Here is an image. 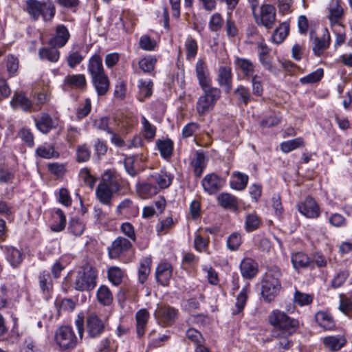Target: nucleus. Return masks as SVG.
Masks as SVG:
<instances>
[{"instance_id":"nucleus-9","label":"nucleus","mask_w":352,"mask_h":352,"mask_svg":"<svg viewBox=\"0 0 352 352\" xmlns=\"http://www.w3.org/2000/svg\"><path fill=\"white\" fill-rule=\"evenodd\" d=\"M254 17L258 25H262L266 29L270 30L274 27L276 21L275 7L270 4H263L261 7L259 18L256 14Z\"/></svg>"},{"instance_id":"nucleus-2","label":"nucleus","mask_w":352,"mask_h":352,"mask_svg":"<svg viewBox=\"0 0 352 352\" xmlns=\"http://www.w3.org/2000/svg\"><path fill=\"white\" fill-rule=\"evenodd\" d=\"M85 319L86 331L91 338L100 337L105 329L104 322L96 313H88L85 317L82 312L79 313L75 320L80 339L84 334V324Z\"/></svg>"},{"instance_id":"nucleus-57","label":"nucleus","mask_w":352,"mask_h":352,"mask_svg":"<svg viewBox=\"0 0 352 352\" xmlns=\"http://www.w3.org/2000/svg\"><path fill=\"white\" fill-rule=\"evenodd\" d=\"M251 82L252 94L257 97L261 96L263 93L261 77L258 75L252 76Z\"/></svg>"},{"instance_id":"nucleus-46","label":"nucleus","mask_w":352,"mask_h":352,"mask_svg":"<svg viewBox=\"0 0 352 352\" xmlns=\"http://www.w3.org/2000/svg\"><path fill=\"white\" fill-rule=\"evenodd\" d=\"M261 224V219L256 212L246 214L245 219V229L248 232H251L258 229Z\"/></svg>"},{"instance_id":"nucleus-29","label":"nucleus","mask_w":352,"mask_h":352,"mask_svg":"<svg viewBox=\"0 0 352 352\" xmlns=\"http://www.w3.org/2000/svg\"><path fill=\"white\" fill-rule=\"evenodd\" d=\"M250 292L248 287H244L237 295L234 307L232 310V314L235 316L243 312L248 298Z\"/></svg>"},{"instance_id":"nucleus-31","label":"nucleus","mask_w":352,"mask_h":352,"mask_svg":"<svg viewBox=\"0 0 352 352\" xmlns=\"http://www.w3.org/2000/svg\"><path fill=\"white\" fill-rule=\"evenodd\" d=\"M149 318V313L146 309H142L137 311L135 314L136 319V331L139 337L144 334L145 327Z\"/></svg>"},{"instance_id":"nucleus-64","label":"nucleus","mask_w":352,"mask_h":352,"mask_svg":"<svg viewBox=\"0 0 352 352\" xmlns=\"http://www.w3.org/2000/svg\"><path fill=\"white\" fill-rule=\"evenodd\" d=\"M241 243V237L238 233H233L228 237L227 247L231 251L236 250Z\"/></svg>"},{"instance_id":"nucleus-1","label":"nucleus","mask_w":352,"mask_h":352,"mask_svg":"<svg viewBox=\"0 0 352 352\" xmlns=\"http://www.w3.org/2000/svg\"><path fill=\"white\" fill-rule=\"evenodd\" d=\"M268 320L274 327V336H290L299 327L298 320L291 318L278 309H274L269 314Z\"/></svg>"},{"instance_id":"nucleus-25","label":"nucleus","mask_w":352,"mask_h":352,"mask_svg":"<svg viewBox=\"0 0 352 352\" xmlns=\"http://www.w3.org/2000/svg\"><path fill=\"white\" fill-rule=\"evenodd\" d=\"M10 104L12 107H20L24 111H31L33 107L32 101L22 93L14 94Z\"/></svg>"},{"instance_id":"nucleus-55","label":"nucleus","mask_w":352,"mask_h":352,"mask_svg":"<svg viewBox=\"0 0 352 352\" xmlns=\"http://www.w3.org/2000/svg\"><path fill=\"white\" fill-rule=\"evenodd\" d=\"M350 272L348 270L338 272L331 280V286L333 288L340 287L348 278Z\"/></svg>"},{"instance_id":"nucleus-36","label":"nucleus","mask_w":352,"mask_h":352,"mask_svg":"<svg viewBox=\"0 0 352 352\" xmlns=\"http://www.w3.org/2000/svg\"><path fill=\"white\" fill-rule=\"evenodd\" d=\"M248 182V176L240 172L234 173L230 180V187L237 190L245 188Z\"/></svg>"},{"instance_id":"nucleus-52","label":"nucleus","mask_w":352,"mask_h":352,"mask_svg":"<svg viewBox=\"0 0 352 352\" xmlns=\"http://www.w3.org/2000/svg\"><path fill=\"white\" fill-rule=\"evenodd\" d=\"M302 140L298 138L282 142L280 144V149L284 153H289L297 148H299L302 146Z\"/></svg>"},{"instance_id":"nucleus-48","label":"nucleus","mask_w":352,"mask_h":352,"mask_svg":"<svg viewBox=\"0 0 352 352\" xmlns=\"http://www.w3.org/2000/svg\"><path fill=\"white\" fill-rule=\"evenodd\" d=\"M156 144L161 155L164 158H168L171 156L173 144L170 140H158Z\"/></svg>"},{"instance_id":"nucleus-21","label":"nucleus","mask_w":352,"mask_h":352,"mask_svg":"<svg viewBox=\"0 0 352 352\" xmlns=\"http://www.w3.org/2000/svg\"><path fill=\"white\" fill-rule=\"evenodd\" d=\"M91 82L99 96L105 95L109 89L110 82L106 74L92 77Z\"/></svg>"},{"instance_id":"nucleus-63","label":"nucleus","mask_w":352,"mask_h":352,"mask_svg":"<svg viewBox=\"0 0 352 352\" xmlns=\"http://www.w3.org/2000/svg\"><path fill=\"white\" fill-rule=\"evenodd\" d=\"M139 45L140 48L144 50L153 51L156 46V42L151 39L150 36L143 35L140 38Z\"/></svg>"},{"instance_id":"nucleus-39","label":"nucleus","mask_w":352,"mask_h":352,"mask_svg":"<svg viewBox=\"0 0 352 352\" xmlns=\"http://www.w3.org/2000/svg\"><path fill=\"white\" fill-rule=\"evenodd\" d=\"M85 229L83 221L78 217H73L69 222L68 230L74 236H80Z\"/></svg>"},{"instance_id":"nucleus-15","label":"nucleus","mask_w":352,"mask_h":352,"mask_svg":"<svg viewBox=\"0 0 352 352\" xmlns=\"http://www.w3.org/2000/svg\"><path fill=\"white\" fill-rule=\"evenodd\" d=\"M70 34L67 27L63 24L56 28V34L52 37L48 43L50 46L63 47L69 39Z\"/></svg>"},{"instance_id":"nucleus-24","label":"nucleus","mask_w":352,"mask_h":352,"mask_svg":"<svg viewBox=\"0 0 352 352\" xmlns=\"http://www.w3.org/2000/svg\"><path fill=\"white\" fill-rule=\"evenodd\" d=\"M217 81L220 86L224 87L225 92L229 93L232 89L231 69L226 67H221L219 69Z\"/></svg>"},{"instance_id":"nucleus-19","label":"nucleus","mask_w":352,"mask_h":352,"mask_svg":"<svg viewBox=\"0 0 352 352\" xmlns=\"http://www.w3.org/2000/svg\"><path fill=\"white\" fill-rule=\"evenodd\" d=\"M63 82L65 85L81 91L87 88V80L84 74H69L65 77Z\"/></svg>"},{"instance_id":"nucleus-5","label":"nucleus","mask_w":352,"mask_h":352,"mask_svg":"<svg viewBox=\"0 0 352 352\" xmlns=\"http://www.w3.org/2000/svg\"><path fill=\"white\" fill-rule=\"evenodd\" d=\"M204 94L201 96L196 104V110L199 116H204L211 111L221 97V91L212 86L202 89Z\"/></svg>"},{"instance_id":"nucleus-7","label":"nucleus","mask_w":352,"mask_h":352,"mask_svg":"<svg viewBox=\"0 0 352 352\" xmlns=\"http://www.w3.org/2000/svg\"><path fill=\"white\" fill-rule=\"evenodd\" d=\"M56 344L63 349H74L78 343V338L70 326H62L55 333Z\"/></svg>"},{"instance_id":"nucleus-59","label":"nucleus","mask_w":352,"mask_h":352,"mask_svg":"<svg viewBox=\"0 0 352 352\" xmlns=\"http://www.w3.org/2000/svg\"><path fill=\"white\" fill-rule=\"evenodd\" d=\"M223 23L224 21L221 14L214 13L210 16L208 26L212 32H217L222 28Z\"/></svg>"},{"instance_id":"nucleus-22","label":"nucleus","mask_w":352,"mask_h":352,"mask_svg":"<svg viewBox=\"0 0 352 352\" xmlns=\"http://www.w3.org/2000/svg\"><path fill=\"white\" fill-rule=\"evenodd\" d=\"M87 70L91 75V78L105 74L102 60L99 54H95L89 58Z\"/></svg>"},{"instance_id":"nucleus-42","label":"nucleus","mask_w":352,"mask_h":352,"mask_svg":"<svg viewBox=\"0 0 352 352\" xmlns=\"http://www.w3.org/2000/svg\"><path fill=\"white\" fill-rule=\"evenodd\" d=\"M329 44L330 37L328 33L322 38L316 37L314 39V46L312 47L314 54L318 56H320L323 51L329 47Z\"/></svg>"},{"instance_id":"nucleus-14","label":"nucleus","mask_w":352,"mask_h":352,"mask_svg":"<svg viewBox=\"0 0 352 352\" xmlns=\"http://www.w3.org/2000/svg\"><path fill=\"white\" fill-rule=\"evenodd\" d=\"M196 76L201 89L211 86L208 67L202 59H198L195 65Z\"/></svg>"},{"instance_id":"nucleus-23","label":"nucleus","mask_w":352,"mask_h":352,"mask_svg":"<svg viewBox=\"0 0 352 352\" xmlns=\"http://www.w3.org/2000/svg\"><path fill=\"white\" fill-rule=\"evenodd\" d=\"M173 179V176L165 170L154 173L148 178L150 182L156 183L160 188H168L171 184Z\"/></svg>"},{"instance_id":"nucleus-6","label":"nucleus","mask_w":352,"mask_h":352,"mask_svg":"<svg viewBox=\"0 0 352 352\" xmlns=\"http://www.w3.org/2000/svg\"><path fill=\"white\" fill-rule=\"evenodd\" d=\"M96 271L91 267L78 272L74 282V288L78 291H91L96 285Z\"/></svg>"},{"instance_id":"nucleus-37","label":"nucleus","mask_w":352,"mask_h":352,"mask_svg":"<svg viewBox=\"0 0 352 352\" xmlns=\"http://www.w3.org/2000/svg\"><path fill=\"white\" fill-rule=\"evenodd\" d=\"M151 258L149 257L143 258L140 263V267L138 269V280L142 284L147 280L151 272Z\"/></svg>"},{"instance_id":"nucleus-16","label":"nucleus","mask_w":352,"mask_h":352,"mask_svg":"<svg viewBox=\"0 0 352 352\" xmlns=\"http://www.w3.org/2000/svg\"><path fill=\"white\" fill-rule=\"evenodd\" d=\"M173 275V267L168 263L160 264L155 271L157 282L162 286H167Z\"/></svg>"},{"instance_id":"nucleus-61","label":"nucleus","mask_w":352,"mask_h":352,"mask_svg":"<svg viewBox=\"0 0 352 352\" xmlns=\"http://www.w3.org/2000/svg\"><path fill=\"white\" fill-rule=\"evenodd\" d=\"M83 59L84 56L80 54L79 52L71 51L67 58V62L69 67L74 68L76 65L80 64Z\"/></svg>"},{"instance_id":"nucleus-30","label":"nucleus","mask_w":352,"mask_h":352,"mask_svg":"<svg viewBox=\"0 0 352 352\" xmlns=\"http://www.w3.org/2000/svg\"><path fill=\"white\" fill-rule=\"evenodd\" d=\"M219 205L226 209L238 210V199L230 193L223 192L217 197Z\"/></svg>"},{"instance_id":"nucleus-40","label":"nucleus","mask_w":352,"mask_h":352,"mask_svg":"<svg viewBox=\"0 0 352 352\" xmlns=\"http://www.w3.org/2000/svg\"><path fill=\"white\" fill-rule=\"evenodd\" d=\"M282 119L279 112L271 111L261 122L260 125L264 128H270L278 125Z\"/></svg>"},{"instance_id":"nucleus-38","label":"nucleus","mask_w":352,"mask_h":352,"mask_svg":"<svg viewBox=\"0 0 352 352\" xmlns=\"http://www.w3.org/2000/svg\"><path fill=\"white\" fill-rule=\"evenodd\" d=\"M153 82L140 79L138 80L139 95L138 100L141 102L152 95Z\"/></svg>"},{"instance_id":"nucleus-13","label":"nucleus","mask_w":352,"mask_h":352,"mask_svg":"<svg viewBox=\"0 0 352 352\" xmlns=\"http://www.w3.org/2000/svg\"><path fill=\"white\" fill-rule=\"evenodd\" d=\"M291 262L294 270L298 272L308 268L313 270L315 267L313 261L302 252L293 253L291 256Z\"/></svg>"},{"instance_id":"nucleus-10","label":"nucleus","mask_w":352,"mask_h":352,"mask_svg":"<svg viewBox=\"0 0 352 352\" xmlns=\"http://www.w3.org/2000/svg\"><path fill=\"white\" fill-rule=\"evenodd\" d=\"M132 247L130 241L124 237L118 236L112 243L110 247L108 248L109 256L111 258H117L121 254L127 252Z\"/></svg>"},{"instance_id":"nucleus-56","label":"nucleus","mask_w":352,"mask_h":352,"mask_svg":"<svg viewBox=\"0 0 352 352\" xmlns=\"http://www.w3.org/2000/svg\"><path fill=\"white\" fill-rule=\"evenodd\" d=\"M173 225V220L171 217H167L160 221L156 225V232L157 235L162 236L166 234Z\"/></svg>"},{"instance_id":"nucleus-3","label":"nucleus","mask_w":352,"mask_h":352,"mask_svg":"<svg viewBox=\"0 0 352 352\" xmlns=\"http://www.w3.org/2000/svg\"><path fill=\"white\" fill-rule=\"evenodd\" d=\"M281 275V272L277 267L269 269L264 275L261 283V295L266 302L273 301L280 291Z\"/></svg>"},{"instance_id":"nucleus-33","label":"nucleus","mask_w":352,"mask_h":352,"mask_svg":"<svg viewBox=\"0 0 352 352\" xmlns=\"http://www.w3.org/2000/svg\"><path fill=\"white\" fill-rule=\"evenodd\" d=\"M5 254L6 260L13 267H18L23 261L21 252L14 247H6Z\"/></svg>"},{"instance_id":"nucleus-32","label":"nucleus","mask_w":352,"mask_h":352,"mask_svg":"<svg viewBox=\"0 0 352 352\" xmlns=\"http://www.w3.org/2000/svg\"><path fill=\"white\" fill-rule=\"evenodd\" d=\"M190 165L193 168L194 175L197 177H199L206 166V157L204 153L197 151Z\"/></svg>"},{"instance_id":"nucleus-54","label":"nucleus","mask_w":352,"mask_h":352,"mask_svg":"<svg viewBox=\"0 0 352 352\" xmlns=\"http://www.w3.org/2000/svg\"><path fill=\"white\" fill-rule=\"evenodd\" d=\"M156 61V58L152 56H148L144 58H142L139 61L140 68L144 72H151L153 70Z\"/></svg>"},{"instance_id":"nucleus-12","label":"nucleus","mask_w":352,"mask_h":352,"mask_svg":"<svg viewBox=\"0 0 352 352\" xmlns=\"http://www.w3.org/2000/svg\"><path fill=\"white\" fill-rule=\"evenodd\" d=\"M298 210L299 212L307 218H318L320 214L318 205L310 197H307L304 201L298 204Z\"/></svg>"},{"instance_id":"nucleus-11","label":"nucleus","mask_w":352,"mask_h":352,"mask_svg":"<svg viewBox=\"0 0 352 352\" xmlns=\"http://www.w3.org/2000/svg\"><path fill=\"white\" fill-rule=\"evenodd\" d=\"M225 180L214 173L206 175L202 179L201 185L209 194H214L221 189Z\"/></svg>"},{"instance_id":"nucleus-35","label":"nucleus","mask_w":352,"mask_h":352,"mask_svg":"<svg viewBox=\"0 0 352 352\" xmlns=\"http://www.w3.org/2000/svg\"><path fill=\"white\" fill-rule=\"evenodd\" d=\"M58 47H43L39 50L38 55L40 58L47 60L52 63H56L60 57V52Z\"/></svg>"},{"instance_id":"nucleus-44","label":"nucleus","mask_w":352,"mask_h":352,"mask_svg":"<svg viewBox=\"0 0 352 352\" xmlns=\"http://www.w3.org/2000/svg\"><path fill=\"white\" fill-rule=\"evenodd\" d=\"M39 286L44 294L48 295L52 289V280L50 274L43 271L38 275Z\"/></svg>"},{"instance_id":"nucleus-18","label":"nucleus","mask_w":352,"mask_h":352,"mask_svg":"<svg viewBox=\"0 0 352 352\" xmlns=\"http://www.w3.org/2000/svg\"><path fill=\"white\" fill-rule=\"evenodd\" d=\"M37 129L42 133L47 134L52 129L56 128V122L52 118L46 113H42L41 116L34 119Z\"/></svg>"},{"instance_id":"nucleus-27","label":"nucleus","mask_w":352,"mask_h":352,"mask_svg":"<svg viewBox=\"0 0 352 352\" xmlns=\"http://www.w3.org/2000/svg\"><path fill=\"white\" fill-rule=\"evenodd\" d=\"M152 183L148 179L147 182L137 184V192L141 198L147 199L158 192L159 188Z\"/></svg>"},{"instance_id":"nucleus-26","label":"nucleus","mask_w":352,"mask_h":352,"mask_svg":"<svg viewBox=\"0 0 352 352\" xmlns=\"http://www.w3.org/2000/svg\"><path fill=\"white\" fill-rule=\"evenodd\" d=\"M236 69L240 70L244 77L249 78L252 77L254 72V65L252 62L245 58L236 57L234 60Z\"/></svg>"},{"instance_id":"nucleus-20","label":"nucleus","mask_w":352,"mask_h":352,"mask_svg":"<svg viewBox=\"0 0 352 352\" xmlns=\"http://www.w3.org/2000/svg\"><path fill=\"white\" fill-rule=\"evenodd\" d=\"M242 276L246 279H252L258 272L257 263L252 258H244L240 264Z\"/></svg>"},{"instance_id":"nucleus-58","label":"nucleus","mask_w":352,"mask_h":352,"mask_svg":"<svg viewBox=\"0 0 352 352\" xmlns=\"http://www.w3.org/2000/svg\"><path fill=\"white\" fill-rule=\"evenodd\" d=\"M55 214L57 216L58 223H54L51 228L54 232H60L65 227L66 217L63 211L59 208L56 210Z\"/></svg>"},{"instance_id":"nucleus-53","label":"nucleus","mask_w":352,"mask_h":352,"mask_svg":"<svg viewBox=\"0 0 352 352\" xmlns=\"http://www.w3.org/2000/svg\"><path fill=\"white\" fill-rule=\"evenodd\" d=\"M123 273L118 267H111L108 270L109 280L115 285H118L122 280Z\"/></svg>"},{"instance_id":"nucleus-17","label":"nucleus","mask_w":352,"mask_h":352,"mask_svg":"<svg viewBox=\"0 0 352 352\" xmlns=\"http://www.w3.org/2000/svg\"><path fill=\"white\" fill-rule=\"evenodd\" d=\"M100 183L115 193L121 188L120 177L111 170H107L103 173Z\"/></svg>"},{"instance_id":"nucleus-41","label":"nucleus","mask_w":352,"mask_h":352,"mask_svg":"<svg viewBox=\"0 0 352 352\" xmlns=\"http://www.w3.org/2000/svg\"><path fill=\"white\" fill-rule=\"evenodd\" d=\"M234 94L237 97L238 100L245 106L250 101L254 100L249 88L245 86L239 85L234 91Z\"/></svg>"},{"instance_id":"nucleus-49","label":"nucleus","mask_w":352,"mask_h":352,"mask_svg":"<svg viewBox=\"0 0 352 352\" xmlns=\"http://www.w3.org/2000/svg\"><path fill=\"white\" fill-rule=\"evenodd\" d=\"M184 45L186 52V59L188 60L194 59L198 50V45L196 40L191 36H188L185 41Z\"/></svg>"},{"instance_id":"nucleus-60","label":"nucleus","mask_w":352,"mask_h":352,"mask_svg":"<svg viewBox=\"0 0 352 352\" xmlns=\"http://www.w3.org/2000/svg\"><path fill=\"white\" fill-rule=\"evenodd\" d=\"M323 76V69H318L315 72L302 77L300 81L302 84L314 83L319 81Z\"/></svg>"},{"instance_id":"nucleus-50","label":"nucleus","mask_w":352,"mask_h":352,"mask_svg":"<svg viewBox=\"0 0 352 352\" xmlns=\"http://www.w3.org/2000/svg\"><path fill=\"white\" fill-rule=\"evenodd\" d=\"M36 153L39 157L45 159H50L58 155L54 151V146L48 144L39 146L36 151Z\"/></svg>"},{"instance_id":"nucleus-45","label":"nucleus","mask_w":352,"mask_h":352,"mask_svg":"<svg viewBox=\"0 0 352 352\" xmlns=\"http://www.w3.org/2000/svg\"><path fill=\"white\" fill-rule=\"evenodd\" d=\"M315 318L319 325L326 329H331L334 327L333 318L327 312H317Z\"/></svg>"},{"instance_id":"nucleus-34","label":"nucleus","mask_w":352,"mask_h":352,"mask_svg":"<svg viewBox=\"0 0 352 352\" xmlns=\"http://www.w3.org/2000/svg\"><path fill=\"white\" fill-rule=\"evenodd\" d=\"M115 192L100 183L96 188V195L99 201L107 206H111L113 195Z\"/></svg>"},{"instance_id":"nucleus-43","label":"nucleus","mask_w":352,"mask_h":352,"mask_svg":"<svg viewBox=\"0 0 352 352\" xmlns=\"http://www.w3.org/2000/svg\"><path fill=\"white\" fill-rule=\"evenodd\" d=\"M289 26L287 22L280 24L279 27L274 30L272 38L274 43L276 44L281 43L289 33Z\"/></svg>"},{"instance_id":"nucleus-28","label":"nucleus","mask_w":352,"mask_h":352,"mask_svg":"<svg viewBox=\"0 0 352 352\" xmlns=\"http://www.w3.org/2000/svg\"><path fill=\"white\" fill-rule=\"evenodd\" d=\"M323 344L331 351H336L345 345L346 340L342 336H327L323 338Z\"/></svg>"},{"instance_id":"nucleus-4","label":"nucleus","mask_w":352,"mask_h":352,"mask_svg":"<svg viewBox=\"0 0 352 352\" xmlns=\"http://www.w3.org/2000/svg\"><path fill=\"white\" fill-rule=\"evenodd\" d=\"M26 11L34 21L40 17L45 22L51 21L56 14V7L52 0H27Z\"/></svg>"},{"instance_id":"nucleus-62","label":"nucleus","mask_w":352,"mask_h":352,"mask_svg":"<svg viewBox=\"0 0 352 352\" xmlns=\"http://www.w3.org/2000/svg\"><path fill=\"white\" fill-rule=\"evenodd\" d=\"M56 306L59 312L61 311L71 312L74 309L76 303L72 299L64 298L60 302H56Z\"/></svg>"},{"instance_id":"nucleus-47","label":"nucleus","mask_w":352,"mask_h":352,"mask_svg":"<svg viewBox=\"0 0 352 352\" xmlns=\"http://www.w3.org/2000/svg\"><path fill=\"white\" fill-rule=\"evenodd\" d=\"M97 298L103 305H109L113 300V296L109 289L105 285H101L97 291Z\"/></svg>"},{"instance_id":"nucleus-51","label":"nucleus","mask_w":352,"mask_h":352,"mask_svg":"<svg viewBox=\"0 0 352 352\" xmlns=\"http://www.w3.org/2000/svg\"><path fill=\"white\" fill-rule=\"evenodd\" d=\"M141 122L143 126L144 138L147 140H153L155 136V126L151 124L144 116L141 117Z\"/></svg>"},{"instance_id":"nucleus-8","label":"nucleus","mask_w":352,"mask_h":352,"mask_svg":"<svg viewBox=\"0 0 352 352\" xmlns=\"http://www.w3.org/2000/svg\"><path fill=\"white\" fill-rule=\"evenodd\" d=\"M178 316V311L169 305H157L154 312L157 322L162 327L173 324Z\"/></svg>"}]
</instances>
